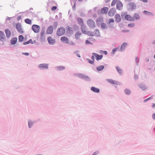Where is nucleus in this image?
Returning <instances> with one entry per match:
<instances>
[{"label":"nucleus","mask_w":155,"mask_h":155,"mask_svg":"<svg viewBox=\"0 0 155 155\" xmlns=\"http://www.w3.org/2000/svg\"><path fill=\"white\" fill-rule=\"evenodd\" d=\"M116 3V8L120 10L122 9L123 5L120 1L119 0H113L111 3V6H113Z\"/></svg>","instance_id":"f257e3e1"},{"label":"nucleus","mask_w":155,"mask_h":155,"mask_svg":"<svg viewBox=\"0 0 155 155\" xmlns=\"http://www.w3.org/2000/svg\"><path fill=\"white\" fill-rule=\"evenodd\" d=\"M65 29L63 27H61L58 28L57 31V35L58 36H61L64 35L65 33Z\"/></svg>","instance_id":"f03ea898"},{"label":"nucleus","mask_w":155,"mask_h":155,"mask_svg":"<svg viewBox=\"0 0 155 155\" xmlns=\"http://www.w3.org/2000/svg\"><path fill=\"white\" fill-rule=\"evenodd\" d=\"M87 24L89 27L94 28L95 27V24L94 21L91 19H88L87 21Z\"/></svg>","instance_id":"7ed1b4c3"},{"label":"nucleus","mask_w":155,"mask_h":155,"mask_svg":"<svg viewBox=\"0 0 155 155\" xmlns=\"http://www.w3.org/2000/svg\"><path fill=\"white\" fill-rule=\"evenodd\" d=\"M16 28L17 31L19 33L22 34L23 33L24 31L21 24L19 23H17L16 25Z\"/></svg>","instance_id":"20e7f679"},{"label":"nucleus","mask_w":155,"mask_h":155,"mask_svg":"<svg viewBox=\"0 0 155 155\" xmlns=\"http://www.w3.org/2000/svg\"><path fill=\"white\" fill-rule=\"evenodd\" d=\"M32 29L35 33H38L40 30V27L36 25H33L32 26Z\"/></svg>","instance_id":"39448f33"},{"label":"nucleus","mask_w":155,"mask_h":155,"mask_svg":"<svg viewBox=\"0 0 155 155\" xmlns=\"http://www.w3.org/2000/svg\"><path fill=\"white\" fill-rule=\"evenodd\" d=\"M127 7L129 10L132 11L136 9V5L134 3L131 2L128 4Z\"/></svg>","instance_id":"423d86ee"},{"label":"nucleus","mask_w":155,"mask_h":155,"mask_svg":"<svg viewBox=\"0 0 155 155\" xmlns=\"http://www.w3.org/2000/svg\"><path fill=\"white\" fill-rule=\"evenodd\" d=\"M116 12V10L114 8H110L108 11V14L109 16L110 17L113 16Z\"/></svg>","instance_id":"0eeeda50"},{"label":"nucleus","mask_w":155,"mask_h":155,"mask_svg":"<svg viewBox=\"0 0 155 155\" xmlns=\"http://www.w3.org/2000/svg\"><path fill=\"white\" fill-rule=\"evenodd\" d=\"M48 43L50 45H54L55 42V40L51 37H48L47 38Z\"/></svg>","instance_id":"6e6552de"},{"label":"nucleus","mask_w":155,"mask_h":155,"mask_svg":"<svg viewBox=\"0 0 155 155\" xmlns=\"http://www.w3.org/2000/svg\"><path fill=\"white\" fill-rule=\"evenodd\" d=\"M53 27L52 25L49 26L47 28L46 33L47 34H51L53 32Z\"/></svg>","instance_id":"1a4fd4ad"},{"label":"nucleus","mask_w":155,"mask_h":155,"mask_svg":"<svg viewBox=\"0 0 155 155\" xmlns=\"http://www.w3.org/2000/svg\"><path fill=\"white\" fill-rule=\"evenodd\" d=\"M125 18L126 20L130 21H134V18L133 17L129 15H125Z\"/></svg>","instance_id":"9d476101"},{"label":"nucleus","mask_w":155,"mask_h":155,"mask_svg":"<svg viewBox=\"0 0 155 155\" xmlns=\"http://www.w3.org/2000/svg\"><path fill=\"white\" fill-rule=\"evenodd\" d=\"M92 54L95 57L96 59L97 60H101L103 58V55H99L96 53H93Z\"/></svg>","instance_id":"9b49d317"},{"label":"nucleus","mask_w":155,"mask_h":155,"mask_svg":"<svg viewBox=\"0 0 155 155\" xmlns=\"http://www.w3.org/2000/svg\"><path fill=\"white\" fill-rule=\"evenodd\" d=\"M61 41L63 43H67L68 42L69 40L68 38L65 36H63L61 38Z\"/></svg>","instance_id":"f8f14e48"},{"label":"nucleus","mask_w":155,"mask_h":155,"mask_svg":"<svg viewBox=\"0 0 155 155\" xmlns=\"http://www.w3.org/2000/svg\"><path fill=\"white\" fill-rule=\"evenodd\" d=\"M81 30L82 32L85 34H87V31L86 27L84 25L81 26Z\"/></svg>","instance_id":"ddd939ff"},{"label":"nucleus","mask_w":155,"mask_h":155,"mask_svg":"<svg viewBox=\"0 0 155 155\" xmlns=\"http://www.w3.org/2000/svg\"><path fill=\"white\" fill-rule=\"evenodd\" d=\"M5 38L4 33L2 31H0V40L2 41H4Z\"/></svg>","instance_id":"4468645a"},{"label":"nucleus","mask_w":155,"mask_h":155,"mask_svg":"<svg viewBox=\"0 0 155 155\" xmlns=\"http://www.w3.org/2000/svg\"><path fill=\"white\" fill-rule=\"evenodd\" d=\"M115 21L117 22H120L121 20V17L120 15L116 14L115 15Z\"/></svg>","instance_id":"2eb2a0df"},{"label":"nucleus","mask_w":155,"mask_h":155,"mask_svg":"<svg viewBox=\"0 0 155 155\" xmlns=\"http://www.w3.org/2000/svg\"><path fill=\"white\" fill-rule=\"evenodd\" d=\"M48 64H40L39 67L41 69H48Z\"/></svg>","instance_id":"dca6fc26"},{"label":"nucleus","mask_w":155,"mask_h":155,"mask_svg":"<svg viewBox=\"0 0 155 155\" xmlns=\"http://www.w3.org/2000/svg\"><path fill=\"white\" fill-rule=\"evenodd\" d=\"M108 8L107 7H104L101 9V12L103 14H107L108 10Z\"/></svg>","instance_id":"f3484780"},{"label":"nucleus","mask_w":155,"mask_h":155,"mask_svg":"<svg viewBox=\"0 0 155 155\" xmlns=\"http://www.w3.org/2000/svg\"><path fill=\"white\" fill-rule=\"evenodd\" d=\"M107 81L110 84L116 85L118 84L117 81H114L112 79H107Z\"/></svg>","instance_id":"a211bd4d"},{"label":"nucleus","mask_w":155,"mask_h":155,"mask_svg":"<svg viewBox=\"0 0 155 155\" xmlns=\"http://www.w3.org/2000/svg\"><path fill=\"white\" fill-rule=\"evenodd\" d=\"M77 20L78 24L82 26L84 25V21L81 18H77Z\"/></svg>","instance_id":"6ab92c4d"},{"label":"nucleus","mask_w":155,"mask_h":155,"mask_svg":"<svg viewBox=\"0 0 155 155\" xmlns=\"http://www.w3.org/2000/svg\"><path fill=\"white\" fill-rule=\"evenodd\" d=\"M81 35V33L79 31H77L75 35V37L77 40H78L80 38V37Z\"/></svg>","instance_id":"aec40b11"},{"label":"nucleus","mask_w":155,"mask_h":155,"mask_svg":"<svg viewBox=\"0 0 155 155\" xmlns=\"http://www.w3.org/2000/svg\"><path fill=\"white\" fill-rule=\"evenodd\" d=\"M91 90L94 92L97 93H98L100 92V90L98 88L94 87H91Z\"/></svg>","instance_id":"412c9836"},{"label":"nucleus","mask_w":155,"mask_h":155,"mask_svg":"<svg viewBox=\"0 0 155 155\" xmlns=\"http://www.w3.org/2000/svg\"><path fill=\"white\" fill-rule=\"evenodd\" d=\"M17 41V38L16 37H15L12 38L11 40V44L12 45L15 44Z\"/></svg>","instance_id":"4be33fe9"},{"label":"nucleus","mask_w":155,"mask_h":155,"mask_svg":"<svg viewBox=\"0 0 155 155\" xmlns=\"http://www.w3.org/2000/svg\"><path fill=\"white\" fill-rule=\"evenodd\" d=\"M6 36L7 38H9L11 35L10 31L8 29H6L5 30Z\"/></svg>","instance_id":"5701e85b"},{"label":"nucleus","mask_w":155,"mask_h":155,"mask_svg":"<svg viewBox=\"0 0 155 155\" xmlns=\"http://www.w3.org/2000/svg\"><path fill=\"white\" fill-rule=\"evenodd\" d=\"M25 22L26 24L31 25L32 24V21L29 18H26L25 20Z\"/></svg>","instance_id":"b1692460"},{"label":"nucleus","mask_w":155,"mask_h":155,"mask_svg":"<svg viewBox=\"0 0 155 155\" xmlns=\"http://www.w3.org/2000/svg\"><path fill=\"white\" fill-rule=\"evenodd\" d=\"M127 44L125 42H124L123 43L120 48V50L121 51H123L124 50V49L126 48V46H127Z\"/></svg>","instance_id":"393cba45"},{"label":"nucleus","mask_w":155,"mask_h":155,"mask_svg":"<svg viewBox=\"0 0 155 155\" xmlns=\"http://www.w3.org/2000/svg\"><path fill=\"white\" fill-rule=\"evenodd\" d=\"M133 17L134 18V21L135 20H139L140 18V16L137 13H135Z\"/></svg>","instance_id":"a878e982"},{"label":"nucleus","mask_w":155,"mask_h":155,"mask_svg":"<svg viewBox=\"0 0 155 155\" xmlns=\"http://www.w3.org/2000/svg\"><path fill=\"white\" fill-rule=\"evenodd\" d=\"M104 68V66L103 65L98 66L97 68V69L98 71H101Z\"/></svg>","instance_id":"bb28decb"},{"label":"nucleus","mask_w":155,"mask_h":155,"mask_svg":"<svg viewBox=\"0 0 155 155\" xmlns=\"http://www.w3.org/2000/svg\"><path fill=\"white\" fill-rule=\"evenodd\" d=\"M114 19L110 18L108 20V22H107V24L108 25H110L111 23H114Z\"/></svg>","instance_id":"cd10ccee"},{"label":"nucleus","mask_w":155,"mask_h":155,"mask_svg":"<svg viewBox=\"0 0 155 155\" xmlns=\"http://www.w3.org/2000/svg\"><path fill=\"white\" fill-rule=\"evenodd\" d=\"M45 32L44 31H41L40 33L41 39L44 40L45 38Z\"/></svg>","instance_id":"c85d7f7f"},{"label":"nucleus","mask_w":155,"mask_h":155,"mask_svg":"<svg viewBox=\"0 0 155 155\" xmlns=\"http://www.w3.org/2000/svg\"><path fill=\"white\" fill-rule=\"evenodd\" d=\"M143 13H144V14H146L147 15H153V13L150 12H148L147 11H143Z\"/></svg>","instance_id":"c756f323"},{"label":"nucleus","mask_w":155,"mask_h":155,"mask_svg":"<svg viewBox=\"0 0 155 155\" xmlns=\"http://www.w3.org/2000/svg\"><path fill=\"white\" fill-rule=\"evenodd\" d=\"M32 40L31 39H30L28 41L25 42H24L23 43V45H28L30 43H31V44H33V43L32 42Z\"/></svg>","instance_id":"7c9ffc66"},{"label":"nucleus","mask_w":155,"mask_h":155,"mask_svg":"<svg viewBox=\"0 0 155 155\" xmlns=\"http://www.w3.org/2000/svg\"><path fill=\"white\" fill-rule=\"evenodd\" d=\"M87 35L89 36H93L95 35V34L92 32L87 31Z\"/></svg>","instance_id":"2f4dec72"},{"label":"nucleus","mask_w":155,"mask_h":155,"mask_svg":"<svg viewBox=\"0 0 155 155\" xmlns=\"http://www.w3.org/2000/svg\"><path fill=\"white\" fill-rule=\"evenodd\" d=\"M24 39V37L23 36L20 35L18 37V40L19 41L21 42L23 41Z\"/></svg>","instance_id":"473e14b6"},{"label":"nucleus","mask_w":155,"mask_h":155,"mask_svg":"<svg viewBox=\"0 0 155 155\" xmlns=\"http://www.w3.org/2000/svg\"><path fill=\"white\" fill-rule=\"evenodd\" d=\"M116 68L117 71L119 73H120V74L122 73V70L120 69V67H119L118 66H117L116 67Z\"/></svg>","instance_id":"72a5a7b5"},{"label":"nucleus","mask_w":155,"mask_h":155,"mask_svg":"<svg viewBox=\"0 0 155 155\" xmlns=\"http://www.w3.org/2000/svg\"><path fill=\"white\" fill-rule=\"evenodd\" d=\"M124 92L125 94L127 95L130 94V90L128 89H125Z\"/></svg>","instance_id":"f704fd0d"},{"label":"nucleus","mask_w":155,"mask_h":155,"mask_svg":"<svg viewBox=\"0 0 155 155\" xmlns=\"http://www.w3.org/2000/svg\"><path fill=\"white\" fill-rule=\"evenodd\" d=\"M58 70H63L65 69V67L63 66H59L57 68Z\"/></svg>","instance_id":"c9c22d12"},{"label":"nucleus","mask_w":155,"mask_h":155,"mask_svg":"<svg viewBox=\"0 0 155 155\" xmlns=\"http://www.w3.org/2000/svg\"><path fill=\"white\" fill-rule=\"evenodd\" d=\"M106 25L104 23H102L101 24V27L102 28H105L106 27Z\"/></svg>","instance_id":"e433bc0d"},{"label":"nucleus","mask_w":155,"mask_h":155,"mask_svg":"<svg viewBox=\"0 0 155 155\" xmlns=\"http://www.w3.org/2000/svg\"><path fill=\"white\" fill-rule=\"evenodd\" d=\"M33 125V123L31 121H29L28 122V127L29 128H31Z\"/></svg>","instance_id":"4c0bfd02"},{"label":"nucleus","mask_w":155,"mask_h":155,"mask_svg":"<svg viewBox=\"0 0 155 155\" xmlns=\"http://www.w3.org/2000/svg\"><path fill=\"white\" fill-rule=\"evenodd\" d=\"M119 48V47H118V48H115L113 50H112V53L113 54H114L115 53V52L117 50V49H118Z\"/></svg>","instance_id":"58836bf2"},{"label":"nucleus","mask_w":155,"mask_h":155,"mask_svg":"<svg viewBox=\"0 0 155 155\" xmlns=\"http://www.w3.org/2000/svg\"><path fill=\"white\" fill-rule=\"evenodd\" d=\"M128 26L130 27H133L134 26V23H132L128 24Z\"/></svg>","instance_id":"ea45409f"},{"label":"nucleus","mask_w":155,"mask_h":155,"mask_svg":"<svg viewBox=\"0 0 155 155\" xmlns=\"http://www.w3.org/2000/svg\"><path fill=\"white\" fill-rule=\"evenodd\" d=\"M67 31L69 32L72 31V28L69 26H68L67 28Z\"/></svg>","instance_id":"a19ab883"},{"label":"nucleus","mask_w":155,"mask_h":155,"mask_svg":"<svg viewBox=\"0 0 155 155\" xmlns=\"http://www.w3.org/2000/svg\"><path fill=\"white\" fill-rule=\"evenodd\" d=\"M58 25V23L57 22H55L53 24L54 27L55 28H56Z\"/></svg>","instance_id":"79ce46f5"},{"label":"nucleus","mask_w":155,"mask_h":155,"mask_svg":"<svg viewBox=\"0 0 155 155\" xmlns=\"http://www.w3.org/2000/svg\"><path fill=\"white\" fill-rule=\"evenodd\" d=\"M85 44L86 45H87L89 44H92V43H91L89 41L87 40L85 41Z\"/></svg>","instance_id":"37998d69"},{"label":"nucleus","mask_w":155,"mask_h":155,"mask_svg":"<svg viewBox=\"0 0 155 155\" xmlns=\"http://www.w3.org/2000/svg\"><path fill=\"white\" fill-rule=\"evenodd\" d=\"M21 15L17 17V19L18 21H20L21 19Z\"/></svg>","instance_id":"c03bdc74"},{"label":"nucleus","mask_w":155,"mask_h":155,"mask_svg":"<svg viewBox=\"0 0 155 155\" xmlns=\"http://www.w3.org/2000/svg\"><path fill=\"white\" fill-rule=\"evenodd\" d=\"M152 98V97H151L147 99L144 100V102H146L148 100H149L151 99Z\"/></svg>","instance_id":"a18cd8bd"},{"label":"nucleus","mask_w":155,"mask_h":155,"mask_svg":"<svg viewBox=\"0 0 155 155\" xmlns=\"http://www.w3.org/2000/svg\"><path fill=\"white\" fill-rule=\"evenodd\" d=\"M57 8L56 6H54L52 8L51 10L52 11H54L57 9Z\"/></svg>","instance_id":"49530a36"},{"label":"nucleus","mask_w":155,"mask_h":155,"mask_svg":"<svg viewBox=\"0 0 155 155\" xmlns=\"http://www.w3.org/2000/svg\"><path fill=\"white\" fill-rule=\"evenodd\" d=\"M85 79L86 80L88 81H90V78L87 76L86 77H85Z\"/></svg>","instance_id":"de8ad7c7"},{"label":"nucleus","mask_w":155,"mask_h":155,"mask_svg":"<svg viewBox=\"0 0 155 155\" xmlns=\"http://www.w3.org/2000/svg\"><path fill=\"white\" fill-rule=\"evenodd\" d=\"M89 62L91 64H93L94 61H91L90 60H88Z\"/></svg>","instance_id":"09e8293b"},{"label":"nucleus","mask_w":155,"mask_h":155,"mask_svg":"<svg viewBox=\"0 0 155 155\" xmlns=\"http://www.w3.org/2000/svg\"><path fill=\"white\" fill-rule=\"evenodd\" d=\"M75 6H76L75 3L74 4V5L72 7V8L74 10L75 9Z\"/></svg>","instance_id":"8fccbe9b"},{"label":"nucleus","mask_w":155,"mask_h":155,"mask_svg":"<svg viewBox=\"0 0 155 155\" xmlns=\"http://www.w3.org/2000/svg\"><path fill=\"white\" fill-rule=\"evenodd\" d=\"M102 54H104L105 55H106L107 54V52L106 51H104L102 52Z\"/></svg>","instance_id":"3c124183"},{"label":"nucleus","mask_w":155,"mask_h":155,"mask_svg":"<svg viewBox=\"0 0 155 155\" xmlns=\"http://www.w3.org/2000/svg\"><path fill=\"white\" fill-rule=\"evenodd\" d=\"M22 54L25 55H26V56H28L29 55V54L28 53H27V52H26V53H22Z\"/></svg>","instance_id":"603ef678"},{"label":"nucleus","mask_w":155,"mask_h":155,"mask_svg":"<svg viewBox=\"0 0 155 155\" xmlns=\"http://www.w3.org/2000/svg\"><path fill=\"white\" fill-rule=\"evenodd\" d=\"M153 118L155 120V113L153 114L152 115Z\"/></svg>","instance_id":"864d4df0"},{"label":"nucleus","mask_w":155,"mask_h":155,"mask_svg":"<svg viewBox=\"0 0 155 155\" xmlns=\"http://www.w3.org/2000/svg\"><path fill=\"white\" fill-rule=\"evenodd\" d=\"M140 1H143V2L145 3H146L147 2V0H140Z\"/></svg>","instance_id":"5fc2aeb1"},{"label":"nucleus","mask_w":155,"mask_h":155,"mask_svg":"<svg viewBox=\"0 0 155 155\" xmlns=\"http://www.w3.org/2000/svg\"><path fill=\"white\" fill-rule=\"evenodd\" d=\"M87 76L85 75H82V77L84 79H85V77H86Z\"/></svg>","instance_id":"6e6d98bb"},{"label":"nucleus","mask_w":155,"mask_h":155,"mask_svg":"<svg viewBox=\"0 0 155 155\" xmlns=\"http://www.w3.org/2000/svg\"><path fill=\"white\" fill-rule=\"evenodd\" d=\"M88 39L90 41H92V40H94V39H93L92 38H88Z\"/></svg>","instance_id":"4d7b16f0"},{"label":"nucleus","mask_w":155,"mask_h":155,"mask_svg":"<svg viewBox=\"0 0 155 155\" xmlns=\"http://www.w3.org/2000/svg\"><path fill=\"white\" fill-rule=\"evenodd\" d=\"M95 31H96V33H97L98 34L99 33V32L98 30H96Z\"/></svg>","instance_id":"13d9d810"},{"label":"nucleus","mask_w":155,"mask_h":155,"mask_svg":"<svg viewBox=\"0 0 155 155\" xmlns=\"http://www.w3.org/2000/svg\"><path fill=\"white\" fill-rule=\"evenodd\" d=\"M152 106L153 108L155 107V104H153Z\"/></svg>","instance_id":"bf43d9fd"},{"label":"nucleus","mask_w":155,"mask_h":155,"mask_svg":"<svg viewBox=\"0 0 155 155\" xmlns=\"http://www.w3.org/2000/svg\"><path fill=\"white\" fill-rule=\"evenodd\" d=\"M94 56H92V58H91L92 59L93 61H94Z\"/></svg>","instance_id":"052dcab7"},{"label":"nucleus","mask_w":155,"mask_h":155,"mask_svg":"<svg viewBox=\"0 0 155 155\" xmlns=\"http://www.w3.org/2000/svg\"><path fill=\"white\" fill-rule=\"evenodd\" d=\"M77 56L78 57H79V58H80V55L79 54H77Z\"/></svg>","instance_id":"680f3d73"},{"label":"nucleus","mask_w":155,"mask_h":155,"mask_svg":"<svg viewBox=\"0 0 155 155\" xmlns=\"http://www.w3.org/2000/svg\"><path fill=\"white\" fill-rule=\"evenodd\" d=\"M110 0H105V2H108Z\"/></svg>","instance_id":"e2e57ef3"},{"label":"nucleus","mask_w":155,"mask_h":155,"mask_svg":"<svg viewBox=\"0 0 155 155\" xmlns=\"http://www.w3.org/2000/svg\"><path fill=\"white\" fill-rule=\"evenodd\" d=\"M83 0H78V1L80 2H82Z\"/></svg>","instance_id":"0e129e2a"},{"label":"nucleus","mask_w":155,"mask_h":155,"mask_svg":"<svg viewBox=\"0 0 155 155\" xmlns=\"http://www.w3.org/2000/svg\"><path fill=\"white\" fill-rule=\"evenodd\" d=\"M154 58L155 59V54L154 55Z\"/></svg>","instance_id":"69168bd1"},{"label":"nucleus","mask_w":155,"mask_h":155,"mask_svg":"<svg viewBox=\"0 0 155 155\" xmlns=\"http://www.w3.org/2000/svg\"><path fill=\"white\" fill-rule=\"evenodd\" d=\"M153 43H155V41H154V42H153Z\"/></svg>","instance_id":"338daca9"},{"label":"nucleus","mask_w":155,"mask_h":155,"mask_svg":"<svg viewBox=\"0 0 155 155\" xmlns=\"http://www.w3.org/2000/svg\"><path fill=\"white\" fill-rule=\"evenodd\" d=\"M93 155H95L94 153Z\"/></svg>","instance_id":"774afa93"}]
</instances>
